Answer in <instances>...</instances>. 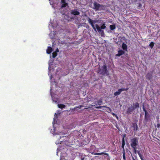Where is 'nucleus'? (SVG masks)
Masks as SVG:
<instances>
[{"label":"nucleus","mask_w":160,"mask_h":160,"mask_svg":"<svg viewBox=\"0 0 160 160\" xmlns=\"http://www.w3.org/2000/svg\"><path fill=\"white\" fill-rule=\"evenodd\" d=\"M52 51V48L51 47H48L47 50V53L48 54H50Z\"/></svg>","instance_id":"nucleus-12"},{"label":"nucleus","mask_w":160,"mask_h":160,"mask_svg":"<svg viewBox=\"0 0 160 160\" xmlns=\"http://www.w3.org/2000/svg\"><path fill=\"white\" fill-rule=\"evenodd\" d=\"M84 157L83 156H81V160H84Z\"/></svg>","instance_id":"nucleus-28"},{"label":"nucleus","mask_w":160,"mask_h":160,"mask_svg":"<svg viewBox=\"0 0 160 160\" xmlns=\"http://www.w3.org/2000/svg\"><path fill=\"white\" fill-rule=\"evenodd\" d=\"M56 34L54 32H51L49 34L50 38L52 39H54L55 37Z\"/></svg>","instance_id":"nucleus-11"},{"label":"nucleus","mask_w":160,"mask_h":160,"mask_svg":"<svg viewBox=\"0 0 160 160\" xmlns=\"http://www.w3.org/2000/svg\"><path fill=\"white\" fill-rule=\"evenodd\" d=\"M96 29H97V31L99 33V34L101 35V36H104V31L103 30L100 29L99 26L98 24L96 25Z\"/></svg>","instance_id":"nucleus-7"},{"label":"nucleus","mask_w":160,"mask_h":160,"mask_svg":"<svg viewBox=\"0 0 160 160\" xmlns=\"http://www.w3.org/2000/svg\"><path fill=\"white\" fill-rule=\"evenodd\" d=\"M50 67V66H49ZM48 69H49V67Z\"/></svg>","instance_id":"nucleus-36"},{"label":"nucleus","mask_w":160,"mask_h":160,"mask_svg":"<svg viewBox=\"0 0 160 160\" xmlns=\"http://www.w3.org/2000/svg\"><path fill=\"white\" fill-rule=\"evenodd\" d=\"M88 22L90 24L93 29L96 31V27H95L94 25V23H96L97 22V21L91 19L89 17H88Z\"/></svg>","instance_id":"nucleus-5"},{"label":"nucleus","mask_w":160,"mask_h":160,"mask_svg":"<svg viewBox=\"0 0 160 160\" xmlns=\"http://www.w3.org/2000/svg\"><path fill=\"white\" fill-rule=\"evenodd\" d=\"M125 142H122V145L125 146Z\"/></svg>","instance_id":"nucleus-31"},{"label":"nucleus","mask_w":160,"mask_h":160,"mask_svg":"<svg viewBox=\"0 0 160 160\" xmlns=\"http://www.w3.org/2000/svg\"><path fill=\"white\" fill-rule=\"evenodd\" d=\"M100 107H97V108H100Z\"/></svg>","instance_id":"nucleus-34"},{"label":"nucleus","mask_w":160,"mask_h":160,"mask_svg":"<svg viewBox=\"0 0 160 160\" xmlns=\"http://www.w3.org/2000/svg\"><path fill=\"white\" fill-rule=\"evenodd\" d=\"M133 106V107L131 105L128 108L126 112L127 114H131L132 112L136 109H138L139 108V105L138 102L134 103Z\"/></svg>","instance_id":"nucleus-2"},{"label":"nucleus","mask_w":160,"mask_h":160,"mask_svg":"<svg viewBox=\"0 0 160 160\" xmlns=\"http://www.w3.org/2000/svg\"><path fill=\"white\" fill-rule=\"evenodd\" d=\"M110 29L111 30H114L116 28V26L115 24L111 25L110 26Z\"/></svg>","instance_id":"nucleus-17"},{"label":"nucleus","mask_w":160,"mask_h":160,"mask_svg":"<svg viewBox=\"0 0 160 160\" xmlns=\"http://www.w3.org/2000/svg\"><path fill=\"white\" fill-rule=\"evenodd\" d=\"M65 0H61V2L62 4L61 7L62 8L66 7L68 5V3L66 2Z\"/></svg>","instance_id":"nucleus-9"},{"label":"nucleus","mask_w":160,"mask_h":160,"mask_svg":"<svg viewBox=\"0 0 160 160\" xmlns=\"http://www.w3.org/2000/svg\"><path fill=\"white\" fill-rule=\"evenodd\" d=\"M107 108H108V109H109V110H110V111H112V110L110 108H109V107H107Z\"/></svg>","instance_id":"nucleus-32"},{"label":"nucleus","mask_w":160,"mask_h":160,"mask_svg":"<svg viewBox=\"0 0 160 160\" xmlns=\"http://www.w3.org/2000/svg\"><path fill=\"white\" fill-rule=\"evenodd\" d=\"M58 106L59 108H60L61 109H62L63 108H64L65 107V106L64 105L62 104H58Z\"/></svg>","instance_id":"nucleus-20"},{"label":"nucleus","mask_w":160,"mask_h":160,"mask_svg":"<svg viewBox=\"0 0 160 160\" xmlns=\"http://www.w3.org/2000/svg\"><path fill=\"white\" fill-rule=\"evenodd\" d=\"M56 115H57V114H56V113H55V115H55V116Z\"/></svg>","instance_id":"nucleus-35"},{"label":"nucleus","mask_w":160,"mask_h":160,"mask_svg":"<svg viewBox=\"0 0 160 160\" xmlns=\"http://www.w3.org/2000/svg\"><path fill=\"white\" fill-rule=\"evenodd\" d=\"M122 40H126V39L124 37H123V38H122Z\"/></svg>","instance_id":"nucleus-33"},{"label":"nucleus","mask_w":160,"mask_h":160,"mask_svg":"<svg viewBox=\"0 0 160 160\" xmlns=\"http://www.w3.org/2000/svg\"><path fill=\"white\" fill-rule=\"evenodd\" d=\"M123 159L124 160H125L126 159L125 158V151H124L123 152V154L122 155Z\"/></svg>","instance_id":"nucleus-25"},{"label":"nucleus","mask_w":160,"mask_h":160,"mask_svg":"<svg viewBox=\"0 0 160 160\" xmlns=\"http://www.w3.org/2000/svg\"><path fill=\"white\" fill-rule=\"evenodd\" d=\"M102 154H104V155H107L108 156H109V154L108 153H105L104 152L95 153L94 154V155H102Z\"/></svg>","instance_id":"nucleus-16"},{"label":"nucleus","mask_w":160,"mask_h":160,"mask_svg":"<svg viewBox=\"0 0 160 160\" xmlns=\"http://www.w3.org/2000/svg\"><path fill=\"white\" fill-rule=\"evenodd\" d=\"M142 109L145 112V119L146 120H147L148 119L149 115L147 110H146L144 105V104L142 105Z\"/></svg>","instance_id":"nucleus-8"},{"label":"nucleus","mask_w":160,"mask_h":160,"mask_svg":"<svg viewBox=\"0 0 160 160\" xmlns=\"http://www.w3.org/2000/svg\"><path fill=\"white\" fill-rule=\"evenodd\" d=\"M137 153H138L141 160H144V159H143V157L142 155L140 153V151H137Z\"/></svg>","instance_id":"nucleus-19"},{"label":"nucleus","mask_w":160,"mask_h":160,"mask_svg":"<svg viewBox=\"0 0 160 160\" xmlns=\"http://www.w3.org/2000/svg\"><path fill=\"white\" fill-rule=\"evenodd\" d=\"M125 53V52L122 50H119L118 51V53L116 55V56H120L122 55H123Z\"/></svg>","instance_id":"nucleus-13"},{"label":"nucleus","mask_w":160,"mask_h":160,"mask_svg":"<svg viewBox=\"0 0 160 160\" xmlns=\"http://www.w3.org/2000/svg\"><path fill=\"white\" fill-rule=\"evenodd\" d=\"M128 88H120L118 89V91L116 92H115L114 93V96H117L119 95L121 92L122 91H127L128 89Z\"/></svg>","instance_id":"nucleus-6"},{"label":"nucleus","mask_w":160,"mask_h":160,"mask_svg":"<svg viewBox=\"0 0 160 160\" xmlns=\"http://www.w3.org/2000/svg\"><path fill=\"white\" fill-rule=\"evenodd\" d=\"M125 146L124 145H122V148L123 149V152H124V151H125V149H124V147Z\"/></svg>","instance_id":"nucleus-29"},{"label":"nucleus","mask_w":160,"mask_h":160,"mask_svg":"<svg viewBox=\"0 0 160 160\" xmlns=\"http://www.w3.org/2000/svg\"><path fill=\"white\" fill-rule=\"evenodd\" d=\"M146 78L149 80H150L152 78V75L150 73H148L146 76Z\"/></svg>","instance_id":"nucleus-14"},{"label":"nucleus","mask_w":160,"mask_h":160,"mask_svg":"<svg viewBox=\"0 0 160 160\" xmlns=\"http://www.w3.org/2000/svg\"><path fill=\"white\" fill-rule=\"evenodd\" d=\"M112 114L114 116H115L117 119H118V116H117V115H116L113 112H112Z\"/></svg>","instance_id":"nucleus-24"},{"label":"nucleus","mask_w":160,"mask_h":160,"mask_svg":"<svg viewBox=\"0 0 160 160\" xmlns=\"http://www.w3.org/2000/svg\"><path fill=\"white\" fill-rule=\"evenodd\" d=\"M138 144V138L135 137L132 138L131 140L130 145L131 147L133 148L134 152L136 154L137 148L136 146Z\"/></svg>","instance_id":"nucleus-1"},{"label":"nucleus","mask_w":160,"mask_h":160,"mask_svg":"<svg viewBox=\"0 0 160 160\" xmlns=\"http://www.w3.org/2000/svg\"><path fill=\"white\" fill-rule=\"evenodd\" d=\"M71 13L72 14L74 15H79L80 14L79 12L77 11V10H72Z\"/></svg>","instance_id":"nucleus-10"},{"label":"nucleus","mask_w":160,"mask_h":160,"mask_svg":"<svg viewBox=\"0 0 160 160\" xmlns=\"http://www.w3.org/2000/svg\"><path fill=\"white\" fill-rule=\"evenodd\" d=\"M125 134H124L123 135V136L122 137V142H125Z\"/></svg>","instance_id":"nucleus-26"},{"label":"nucleus","mask_w":160,"mask_h":160,"mask_svg":"<svg viewBox=\"0 0 160 160\" xmlns=\"http://www.w3.org/2000/svg\"><path fill=\"white\" fill-rule=\"evenodd\" d=\"M106 28V27L105 26V23L102 24V25L101 27H99V28L100 29H105Z\"/></svg>","instance_id":"nucleus-21"},{"label":"nucleus","mask_w":160,"mask_h":160,"mask_svg":"<svg viewBox=\"0 0 160 160\" xmlns=\"http://www.w3.org/2000/svg\"><path fill=\"white\" fill-rule=\"evenodd\" d=\"M122 48L123 50H125L126 51H127V46L126 44L123 43L122 45Z\"/></svg>","instance_id":"nucleus-15"},{"label":"nucleus","mask_w":160,"mask_h":160,"mask_svg":"<svg viewBox=\"0 0 160 160\" xmlns=\"http://www.w3.org/2000/svg\"><path fill=\"white\" fill-rule=\"evenodd\" d=\"M156 126L157 128H160V124L159 122L157 123Z\"/></svg>","instance_id":"nucleus-27"},{"label":"nucleus","mask_w":160,"mask_h":160,"mask_svg":"<svg viewBox=\"0 0 160 160\" xmlns=\"http://www.w3.org/2000/svg\"><path fill=\"white\" fill-rule=\"evenodd\" d=\"M154 43H153V42H150L149 46L151 47V48H152L154 46Z\"/></svg>","instance_id":"nucleus-23"},{"label":"nucleus","mask_w":160,"mask_h":160,"mask_svg":"<svg viewBox=\"0 0 160 160\" xmlns=\"http://www.w3.org/2000/svg\"><path fill=\"white\" fill-rule=\"evenodd\" d=\"M98 72L100 74L103 75L107 73V67L106 65H103L102 67V69L99 68L98 70Z\"/></svg>","instance_id":"nucleus-4"},{"label":"nucleus","mask_w":160,"mask_h":160,"mask_svg":"<svg viewBox=\"0 0 160 160\" xmlns=\"http://www.w3.org/2000/svg\"><path fill=\"white\" fill-rule=\"evenodd\" d=\"M57 55V53H56V52H53L52 53V57L53 58H55L56 56Z\"/></svg>","instance_id":"nucleus-22"},{"label":"nucleus","mask_w":160,"mask_h":160,"mask_svg":"<svg viewBox=\"0 0 160 160\" xmlns=\"http://www.w3.org/2000/svg\"><path fill=\"white\" fill-rule=\"evenodd\" d=\"M133 128L134 129V130L137 131L138 129V125L137 124L133 123Z\"/></svg>","instance_id":"nucleus-18"},{"label":"nucleus","mask_w":160,"mask_h":160,"mask_svg":"<svg viewBox=\"0 0 160 160\" xmlns=\"http://www.w3.org/2000/svg\"><path fill=\"white\" fill-rule=\"evenodd\" d=\"M59 50L58 48H57L56 50L55 51V52H56V53H57L58 52H59Z\"/></svg>","instance_id":"nucleus-30"},{"label":"nucleus","mask_w":160,"mask_h":160,"mask_svg":"<svg viewBox=\"0 0 160 160\" xmlns=\"http://www.w3.org/2000/svg\"><path fill=\"white\" fill-rule=\"evenodd\" d=\"M93 4V7H91L96 11H101L104 9V5L100 4L96 2H94Z\"/></svg>","instance_id":"nucleus-3"}]
</instances>
